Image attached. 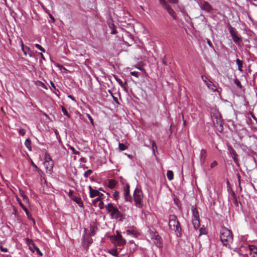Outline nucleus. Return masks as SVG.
I'll list each match as a JSON object with an SVG mask.
<instances>
[{
    "instance_id": "obj_18",
    "label": "nucleus",
    "mask_w": 257,
    "mask_h": 257,
    "mask_svg": "<svg viewBox=\"0 0 257 257\" xmlns=\"http://www.w3.org/2000/svg\"><path fill=\"white\" fill-rule=\"evenodd\" d=\"M72 200L75 202L80 207H82L83 206V202L80 198L74 196L72 198Z\"/></svg>"
},
{
    "instance_id": "obj_41",
    "label": "nucleus",
    "mask_w": 257,
    "mask_h": 257,
    "mask_svg": "<svg viewBox=\"0 0 257 257\" xmlns=\"http://www.w3.org/2000/svg\"><path fill=\"white\" fill-rule=\"evenodd\" d=\"M22 208L24 210V211L25 212V213L27 214L28 217L29 218L30 214H29V213L28 210L27 209V208L24 206V207H22Z\"/></svg>"
},
{
    "instance_id": "obj_44",
    "label": "nucleus",
    "mask_w": 257,
    "mask_h": 257,
    "mask_svg": "<svg viewBox=\"0 0 257 257\" xmlns=\"http://www.w3.org/2000/svg\"><path fill=\"white\" fill-rule=\"evenodd\" d=\"M50 84H51V86L50 88L51 89H52V88H53L54 90H57V91H58V89L56 88L54 83L52 81H50Z\"/></svg>"
},
{
    "instance_id": "obj_55",
    "label": "nucleus",
    "mask_w": 257,
    "mask_h": 257,
    "mask_svg": "<svg viewBox=\"0 0 257 257\" xmlns=\"http://www.w3.org/2000/svg\"><path fill=\"white\" fill-rule=\"evenodd\" d=\"M41 83V85L42 87L45 88V89H47V87L46 86V85H45V84L43 82H40Z\"/></svg>"
},
{
    "instance_id": "obj_31",
    "label": "nucleus",
    "mask_w": 257,
    "mask_h": 257,
    "mask_svg": "<svg viewBox=\"0 0 257 257\" xmlns=\"http://www.w3.org/2000/svg\"><path fill=\"white\" fill-rule=\"evenodd\" d=\"M200 233H199V235H202V234H206L207 233V232H206V229L205 228H201L200 229Z\"/></svg>"
},
{
    "instance_id": "obj_34",
    "label": "nucleus",
    "mask_w": 257,
    "mask_h": 257,
    "mask_svg": "<svg viewBox=\"0 0 257 257\" xmlns=\"http://www.w3.org/2000/svg\"><path fill=\"white\" fill-rule=\"evenodd\" d=\"M91 173L92 171L91 170H88L84 173V176L85 178H87Z\"/></svg>"
},
{
    "instance_id": "obj_1",
    "label": "nucleus",
    "mask_w": 257,
    "mask_h": 257,
    "mask_svg": "<svg viewBox=\"0 0 257 257\" xmlns=\"http://www.w3.org/2000/svg\"><path fill=\"white\" fill-rule=\"evenodd\" d=\"M168 224L170 228L175 231L177 237L181 236L182 228L176 215H170L169 216Z\"/></svg>"
},
{
    "instance_id": "obj_56",
    "label": "nucleus",
    "mask_w": 257,
    "mask_h": 257,
    "mask_svg": "<svg viewBox=\"0 0 257 257\" xmlns=\"http://www.w3.org/2000/svg\"><path fill=\"white\" fill-rule=\"evenodd\" d=\"M39 55H40V57H41L42 59H43L44 60H45L44 56V55H43V54L42 53H41L39 54Z\"/></svg>"
},
{
    "instance_id": "obj_54",
    "label": "nucleus",
    "mask_w": 257,
    "mask_h": 257,
    "mask_svg": "<svg viewBox=\"0 0 257 257\" xmlns=\"http://www.w3.org/2000/svg\"><path fill=\"white\" fill-rule=\"evenodd\" d=\"M103 203L102 201H100L99 203V206L100 208L102 209L103 208Z\"/></svg>"
},
{
    "instance_id": "obj_11",
    "label": "nucleus",
    "mask_w": 257,
    "mask_h": 257,
    "mask_svg": "<svg viewBox=\"0 0 257 257\" xmlns=\"http://www.w3.org/2000/svg\"><path fill=\"white\" fill-rule=\"evenodd\" d=\"M202 10H204L207 12H209L212 10V6L207 2L204 1L201 6Z\"/></svg>"
},
{
    "instance_id": "obj_20",
    "label": "nucleus",
    "mask_w": 257,
    "mask_h": 257,
    "mask_svg": "<svg viewBox=\"0 0 257 257\" xmlns=\"http://www.w3.org/2000/svg\"><path fill=\"white\" fill-rule=\"evenodd\" d=\"M20 192L21 195L23 197L24 201L26 203H28L29 202V198L27 197V196L25 194L24 192L22 190H20Z\"/></svg>"
},
{
    "instance_id": "obj_60",
    "label": "nucleus",
    "mask_w": 257,
    "mask_h": 257,
    "mask_svg": "<svg viewBox=\"0 0 257 257\" xmlns=\"http://www.w3.org/2000/svg\"><path fill=\"white\" fill-rule=\"evenodd\" d=\"M32 166L35 167L36 169H38L37 166L35 164H34L33 162L32 163Z\"/></svg>"
},
{
    "instance_id": "obj_52",
    "label": "nucleus",
    "mask_w": 257,
    "mask_h": 257,
    "mask_svg": "<svg viewBox=\"0 0 257 257\" xmlns=\"http://www.w3.org/2000/svg\"><path fill=\"white\" fill-rule=\"evenodd\" d=\"M49 18L53 21V22H55V19L53 17V16L51 14H49Z\"/></svg>"
},
{
    "instance_id": "obj_15",
    "label": "nucleus",
    "mask_w": 257,
    "mask_h": 257,
    "mask_svg": "<svg viewBox=\"0 0 257 257\" xmlns=\"http://www.w3.org/2000/svg\"><path fill=\"white\" fill-rule=\"evenodd\" d=\"M191 211L192 213V219H199V214L196 207L193 206L191 208Z\"/></svg>"
},
{
    "instance_id": "obj_28",
    "label": "nucleus",
    "mask_w": 257,
    "mask_h": 257,
    "mask_svg": "<svg viewBox=\"0 0 257 257\" xmlns=\"http://www.w3.org/2000/svg\"><path fill=\"white\" fill-rule=\"evenodd\" d=\"M115 182L114 180H110L109 182V184H108V187L110 188H113L114 187V186H115Z\"/></svg>"
},
{
    "instance_id": "obj_5",
    "label": "nucleus",
    "mask_w": 257,
    "mask_h": 257,
    "mask_svg": "<svg viewBox=\"0 0 257 257\" xmlns=\"http://www.w3.org/2000/svg\"><path fill=\"white\" fill-rule=\"evenodd\" d=\"M162 7L166 10L168 13L172 17V18L176 20L177 19V16L174 10L171 8L167 3H165L164 5H162Z\"/></svg>"
},
{
    "instance_id": "obj_10",
    "label": "nucleus",
    "mask_w": 257,
    "mask_h": 257,
    "mask_svg": "<svg viewBox=\"0 0 257 257\" xmlns=\"http://www.w3.org/2000/svg\"><path fill=\"white\" fill-rule=\"evenodd\" d=\"M21 47H22V50L25 56H27V55H28L30 57H32L33 55H32V51L30 50V49L28 47H27V46L25 47L24 45L22 42L21 43Z\"/></svg>"
},
{
    "instance_id": "obj_21",
    "label": "nucleus",
    "mask_w": 257,
    "mask_h": 257,
    "mask_svg": "<svg viewBox=\"0 0 257 257\" xmlns=\"http://www.w3.org/2000/svg\"><path fill=\"white\" fill-rule=\"evenodd\" d=\"M179 2V0H162V5H164L165 3H170L172 4H177Z\"/></svg>"
},
{
    "instance_id": "obj_40",
    "label": "nucleus",
    "mask_w": 257,
    "mask_h": 257,
    "mask_svg": "<svg viewBox=\"0 0 257 257\" xmlns=\"http://www.w3.org/2000/svg\"><path fill=\"white\" fill-rule=\"evenodd\" d=\"M237 180H238V181L239 186V187L240 188V190H241V185H240V180H241L240 175L239 174H237Z\"/></svg>"
},
{
    "instance_id": "obj_62",
    "label": "nucleus",
    "mask_w": 257,
    "mask_h": 257,
    "mask_svg": "<svg viewBox=\"0 0 257 257\" xmlns=\"http://www.w3.org/2000/svg\"><path fill=\"white\" fill-rule=\"evenodd\" d=\"M100 196H101V198L102 199H103L102 197L104 196V195L102 193H100Z\"/></svg>"
},
{
    "instance_id": "obj_49",
    "label": "nucleus",
    "mask_w": 257,
    "mask_h": 257,
    "mask_svg": "<svg viewBox=\"0 0 257 257\" xmlns=\"http://www.w3.org/2000/svg\"><path fill=\"white\" fill-rule=\"evenodd\" d=\"M207 44H208V45L211 47V48H214V47L212 45V44L211 43V41H210V40L209 39H207Z\"/></svg>"
},
{
    "instance_id": "obj_27",
    "label": "nucleus",
    "mask_w": 257,
    "mask_h": 257,
    "mask_svg": "<svg viewBox=\"0 0 257 257\" xmlns=\"http://www.w3.org/2000/svg\"><path fill=\"white\" fill-rule=\"evenodd\" d=\"M108 252L115 257H118L117 251L115 249H110Z\"/></svg>"
},
{
    "instance_id": "obj_39",
    "label": "nucleus",
    "mask_w": 257,
    "mask_h": 257,
    "mask_svg": "<svg viewBox=\"0 0 257 257\" xmlns=\"http://www.w3.org/2000/svg\"><path fill=\"white\" fill-rule=\"evenodd\" d=\"M115 80L117 81V82L121 86H122L123 85V82L122 81L119 79V78H118L117 77H115Z\"/></svg>"
},
{
    "instance_id": "obj_61",
    "label": "nucleus",
    "mask_w": 257,
    "mask_h": 257,
    "mask_svg": "<svg viewBox=\"0 0 257 257\" xmlns=\"http://www.w3.org/2000/svg\"><path fill=\"white\" fill-rule=\"evenodd\" d=\"M162 62L165 64V65H167V62L164 61V60L163 61H162Z\"/></svg>"
},
{
    "instance_id": "obj_36",
    "label": "nucleus",
    "mask_w": 257,
    "mask_h": 257,
    "mask_svg": "<svg viewBox=\"0 0 257 257\" xmlns=\"http://www.w3.org/2000/svg\"><path fill=\"white\" fill-rule=\"evenodd\" d=\"M113 197L115 200H117L119 196V192L118 191H115L113 194Z\"/></svg>"
},
{
    "instance_id": "obj_32",
    "label": "nucleus",
    "mask_w": 257,
    "mask_h": 257,
    "mask_svg": "<svg viewBox=\"0 0 257 257\" xmlns=\"http://www.w3.org/2000/svg\"><path fill=\"white\" fill-rule=\"evenodd\" d=\"M119 148L120 150L124 151L126 149V146L122 143H119Z\"/></svg>"
},
{
    "instance_id": "obj_13",
    "label": "nucleus",
    "mask_w": 257,
    "mask_h": 257,
    "mask_svg": "<svg viewBox=\"0 0 257 257\" xmlns=\"http://www.w3.org/2000/svg\"><path fill=\"white\" fill-rule=\"evenodd\" d=\"M88 189L89 190V196L90 198H93L100 195V193L97 190L93 189L91 186H88Z\"/></svg>"
},
{
    "instance_id": "obj_57",
    "label": "nucleus",
    "mask_w": 257,
    "mask_h": 257,
    "mask_svg": "<svg viewBox=\"0 0 257 257\" xmlns=\"http://www.w3.org/2000/svg\"><path fill=\"white\" fill-rule=\"evenodd\" d=\"M251 117H252V118L255 120V121H257V118L256 117L254 116V115L253 114H251Z\"/></svg>"
},
{
    "instance_id": "obj_4",
    "label": "nucleus",
    "mask_w": 257,
    "mask_h": 257,
    "mask_svg": "<svg viewBox=\"0 0 257 257\" xmlns=\"http://www.w3.org/2000/svg\"><path fill=\"white\" fill-rule=\"evenodd\" d=\"M134 200L136 203V205L138 207H141L142 206V192L138 189L136 188L134 193Z\"/></svg>"
},
{
    "instance_id": "obj_63",
    "label": "nucleus",
    "mask_w": 257,
    "mask_h": 257,
    "mask_svg": "<svg viewBox=\"0 0 257 257\" xmlns=\"http://www.w3.org/2000/svg\"><path fill=\"white\" fill-rule=\"evenodd\" d=\"M154 235L156 236L155 239H156V240H157V239H158L157 237H159L158 234H157V235H156V234H155Z\"/></svg>"
},
{
    "instance_id": "obj_19",
    "label": "nucleus",
    "mask_w": 257,
    "mask_h": 257,
    "mask_svg": "<svg viewBox=\"0 0 257 257\" xmlns=\"http://www.w3.org/2000/svg\"><path fill=\"white\" fill-rule=\"evenodd\" d=\"M236 64L238 66V69L240 72H242V61L239 59L236 60Z\"/></svg>"
},
{
    "instance_id": "obj_17",
    "label": "nucleus",
    "mask_w": 257,
    "mask_h": 257,
    "mask_svg": "<svg viewBox=\"0 0 257 257\" xmlns=\"http://www.w3.org/2000/svg\"><path fill=\"white\" fill-rule=\"evenodd\" d=\"M192 223L193 225L194 228L195 229H198L200 225V219H192Z\"/></svg>"
},
{
    "instance_id": "obj_45",
    "label": "nucleus",
    "mask_w": 257,
    "mask_h": 257,
    "mask_svg": "<svg viewBox=\"0 0 257 257\" xmlns=\"http://www.w3.org/2000/svg\"><path fill=\"white\" fill-rule=\"evenodd\" d=\"M35 250L36 251H37V254H38L39 255L42 256L43 255V253H42V252L41 251V250H40V249L36 247H35Z\"/></svg>"
},
{
    "instance_id": "obj_30",
    "label": "nucleus",
    "mask_w": 257,
    "mask_h": 257,
    "mask_svg": "<svg viewBox=\"0 0 257 257\" xmlns=\"http://www.w3.org/2000/svg\"><path fill=\"white\" fill-rule=\"evenodd\" d=\"M35 46L37 48H38L39 50H40L42 52H45V50L40 45H39L38 44H36L35 45Z\"/></svg>"
},
{
    "instance_id": "obj_50",
    "label": "nucleus",
    "mask_w": 257,
    "mask_h": 257,
    "mask_svg": "<svg viewBox=\"0 0 257 257\" xmlns=\"http://www.w3.org/2000/svg\"><path fill=\"white\" fill-rule=\"evenodd\" d=\"M178 8L180 9V11L183 14H184L185 13V9L184 7H178Z\"/></svg>"
},
{
    "instance_id": "obj_43",
    "label": "nucleus",
    "mask_w": 257,
    "mask_h": 257,
    "mask_svg": "<svg viewBox=\"0 0 257 257\" xmlns=\"http://www.w3.org/2000/svg\"><path fill=\"white\" fill-rule=\"evenodd\" d=\"M138 74H139V73L138 72H136V71H132V72H131V74L132 76H135L136 77H139Z\"/></svg>"
},
{
    "instance_id": "obj_16",
    "label": "nucleus",
    "mask_w": 257,
    "mask_h": 257,
    "mask_svg": "<svg viewBox=\"0 0 257 257\" xmlns=\"http://www.w3.org/2000/svg\"><path fill=\"white\" fill-rule=\"evenodd\" d=\"M206 151L204 149H202L200 154V160L201 163H204L206 157Z\"/></svg>"
},
{
    "instance_id": "obj_35",
    "label": "nucleus",
    "mask_w": 257,
    "mask_h": 257,
    "mask_svg": "<svg viewBox=\"0 0 257 257\" xmlns=\"http://www.w3.org/2000/svg\"><path fill=\"white\" fill-rule=\"evenodd\" d=\"M62 112L63 113V114L67 117H69V115L68 114V112H67V110L64 108L62 107Z\"/></svg>"
},
{
    "instance_id": "obj_46",
    "label": "nucleus",
    "mask_w": 257,
    "mask_h": 257,
    "mask_svg": "<svg viewBox=\"0 0 257 257\" xmlns=\"http://www.w3.org/2000/svg\"><path fill=\"white\" fill-rule=\"evenodd\" d=\"M152 148H153V151L154 153V155L156 156L155 151V150H157V146H156V144H155V142H154L152 144Z\"/></svg>"
},
{
    "instance_id": "obj_29",
    "label": "nucleus",
    "mask_w": 257,
    "mask_h": 257,
    "mask_svg": "<svg viewBox=\"0 0 257 257\" xmlns=\"http://www.w3.org/2000/svg\"><path fill=\"white\" fill-rule=\"evenodd\" d=\"M234 82L239 88H240L242 87V85L241 84V83H240V82L239 81V80L237 78H235L234 80Z\"/></svg>"
},
{
    "instance_id": "obj_7",
    "label": "nucleus",
    "mask_w": 257,
    "mask_h": 257,
    "mask_svg": "<svg viewBox=\"0 0 257 257\" xmlns=\"http://www.w3.org/2000/svg\"><path fill=\"white\" fill-rule=\"evenodd\" d=\"M212 122L214 124V125L217 127L218 126H219L223 128V126L222 125V121L220 119V117L219 115L218 114H214L212 116Z\"/></svg>"
},
{
    "instance_id": "obj_64",
    "label": "nucleus",
    "mask_w": 257,
    "mask_h": 257,
    "mask_svg": "<svg viewBox=\"0 0 257 257\" xmlns=\"http://www.w3.org/2000/svg\"><path fill=\"white\" fill-rule=\"evenodd\" d=\"M56 66H57L58 67H62L61 65H60V64H57L56 65Z\"/></svg>"
},
{
    "instance_id": "obj_12",
    "label": "nucleus",
    "mask_w": 257,
    "mask_h": 257,
    "mask_svg": "<svg viewBox=\"0 0 257 257\" xmlns=\"http://www.w3.org/2000/svg\"><path fill=\"white\" fill-rule=\"evenodd\" d=\"M124 196L125 201H130L132 199V197L130 195V185L127 184L126 188L124 189Z\"/></svg>"
},
{
    "instance_id": "obj_26",
    "label": "nucleus",
    "mask_w": 257,
    "mask_h": 257,
    "mask_svg": "<svg viewBox=\"0 0 257 257\" xmlns=\"http://www.w3.org/2000/svg\"><path fill=\"white\" fill-rule=\"evenodd\" d=\"M232 195L233 197V203L236 207H238V202L237 197L236 196L235 193L234 192H232Z\"/></svg>"
},
{
    "instance_id": "obj_37",
    "label": "nucleus",
    "mask_w": 257,
    "mask_h": 257,
    "mask_svg": "<svg viewBox=\"0 0 257 257\" xmlns=\"http://www.w3.org/2000/svg\"><path fill=\"white\" fill-rule=\"evenodd\" d=\"M70 149L72 150L73 153L75 155H79V152L75 150V148L73 147H70Z\"/></svg>"
},
{
    "instance_id": "obj_24",
    "label": "nucleus",
    "mask_w": 257,
    "mask_h": 257,
    "mask_svg": "<svg viewBox=\"0 0 257 257\" xmlns=\"http://www.w3.org/2000/svg\"><path fill=\"white\" fill-rule=\"evenodd\" d=\"M25 145L29 150H31V141L29 139L26 140Z\"/></svg>"
},
{
    "instance_id": "obj_42",
    "label": "nucleus",
    "mask_w": 257,
    "mask_h": 257,
    "mask_svg": "<svg viewBox=\"0 0 257 257\" xmlns=\"http://www.w3.org/2000/svg\"><path fill=\"white\" fill-rule=\"evenodd\" d=\"M0 249L3 252H8V249L7 248H6V247H4L3 246H0Z\"/></svg>"
},
{
    "instance_id": "obj_33",
    "label": "nucleus",
    "mask_w": 257,
    "mask_h": 257,
    "mask_svg": "<svg viewBox=\"0 0 257 257\" xmlns=\"http://www.w3.org/2000/svg\"><path fill=\"white\" fill-rule=\"evenodd\" d=\"M18 132L22 136H24L26 134V131L23 128L19 129Z\"/></svg>"
},
{
    "instance_id": "obj_22",
    "label": "nucleus",
    "mask_w": 257,
    "mask_h": 257,
    "mask_svg": "<svg viewBox=\"0 0 257 257\" xmlns=\"http://www.w3.org/2000/svg\"><path fill=\"white\" fill-rule=\"evenodd\" d=\"M167 176L169 180L171 181L174 178V174L173 171L169 170L167 173Z\"/></svg>"
},
{
    "instance_id": "obj_23",
    "label": "nucleus",
    "mask_w": 257,
    "mask_h": 257,
    "mask_svg": "<svg viewBox=\"0 0 257 257\" xmlns=\"http://www.w3.org/2000/svg\"><path fill=\"white\" fill-rule=\"evenodd\" d=\"M127 235H133L134 236L137 237L138 236V233L136 231L132 230H127L125 232Z\"/></svg>"
},
{
    "instance_id": "obj_38",
    "label": "nucleus",
    "mask_w": 257,
    "mask_h": 257,
    "mask_svg": "<svg viewBox=\"0 0 257 257\" xmlns=\"http://www.w3.org/2000/svg\"><path fill=\"white\" fill-rule=\"evenodd\" d=\"M102 200V198H101V196L99 195L98 196L96 199H95L93 202L94 203H95L97 202L100 201Z\"/></svg>"
},
{
    "instance_id": "obj_8",
    "label": "nucleus",
    "mask_w": 257,
    "mask_h": 257,
    "mask_svg": "<svg viewBox=\"0 0 257 257\" xmlns=\"http://www.w3.org/2000/svg\"><path fill=\"white\" fill-rule=\"evenodd\" d=\"M44 165L46 172L49 174H51L53 172V162H44Z\"/></svg>"
},
{
    "instance_id": "obj_3",
    "label": "nucleus",
    "mask_w": 257,
    "mask_h": 257,
    "mask_svg": "<svg viewBox=\"0 0 257 257\" xmlns=\"http://www.w3.org/2000/svg\"><path fill=\"white\" fill-rule=\"evenodd\" d=\"M107 211L111 213L112 218L120 220L121 218V214L118 209L111 203L105 206Z\"/></svg>"
},
{
    "instance_id": "obj_48",
    "label": "nucleus",
    "mask_w": 257,
    "mask_h": 257,
    "mask_svg": "<svg viewBox=\"0 0 257 257\" xmlns=\"http://www.w3.org/2000/svg\"><path fill=\"white\" fill-rule=\"evenodd\" d=\"M17 201L18 202L19 205H20V206L22 208V207H24V205L22 203V201L19 198H17Z\"/></svg>"
},
{
    "instance_id": "obj_47",
    "label": "nucleus",
    "mask_w": 257,
    "mask_h": 257,
    "mask_svg": "<svg viewBox=\"0 0 257 257\" xmlns=\"http://www.w3.org/2000/svg\"><path fill=\"white\" fill-rule=\"evenodd\" d=\"M217 163L216 161H214L211 164V165H210V167L211 168H213L214 167H215L216 166H217Z\"/></svg>"
},
{
    "instance_id": "obj_6",
    "label": "nucleus",
    "mask_w": 257,
    "mask_h": 257,
    "mask_svg": "<svg viewBox=\"0 0 257 257\" xmlns=\"http://www.w3.org/2000/svg\"><path fill=\"white\" fill-rule=\"evenodd\" d=\"M229 33L231 36L233 42L235 43H237V42L240 40V38L237 36V32L235 29L232 27L230 25L229 26Z\"/></svg>"
},
{
    "instance_id": "obj_53",
    "label": "nucleus",
    "mask_w": 257,
    "mask_h": 257,
    "mask_svg": "<svg viewBox=\"0 0 257 257\" xmlns=\"http://www.w3.org/2000/svg\"><path fill=\"white\" fill-rule=\"evenodd\" d=\"M88 118L91 122V123L93 124V120L91 116H90L89 115H88Z\"/></svg>"
},
{
    "instance_id": "obj_9",
    "label": "nucleus",
    "mask_w": 257,
    "mask_h": 257,
    "mask_svg": "<svg viewBox=\"0 0 257 257\" xmlns=\"http://www.w3.org/2000/svg\"><path fill=\"white\" fill-rule=\"evenodd\" d=\"M115 239L117 243L120 245H122L124 244L126 242L125 240L122 238V235L120 234V233L117 231L116 235H115Z\"/></svg>"
},
{
    "instance_id": "obj_58",
    "label": "nucleus",
    "mask_w": 257,
    "mask_h": 257,
    "mask_svg": "<svg viewBox=\"0 0 257 257\" xmlns=\"http://www.w3.org/2000/svg\"><path fill=\"white\" fill-rule=\"evenodd\" d=\"M68 97H69L70 99H71L73 100H75V98L72 95H68Z\"/></svg>"
},
{
    "instance_id": "obj_2",
    "label": "nucleus",
    "mask_w": 257,
    "mask_h": 257,
    "mask_svg": "<svg viewBox=\"0 0 257 257\" xmlns=\"http://www.w3.org/2000/svg\"><path fill=\"white\" fill-rule=\"evenodd\" d=\"M220 238L224 245L229 246L233 241V235L229 229L223 227L220 230Z\"/></svg>"
},
{
    "instance_id": "obj_25",
    "label": "nucleus",
    "mask_w": 257,
    "mask_h": 257,
    "mask_svg": "<svg viewBox=\"0 0 257 257\" xmlns=\"http://www.w3.org/2000/svg\"><path fill=\"white\" fill-rule=\"evenodd\" d=\"M44 162H53L50 155L48 153L45 154Z\"/></svg>"
},
{
    "instance_id": "obj_59",
    "label": "nucleus",
    "mask_w": 257,
    "mask_h": 257,
    "mask_svg": "<svg viewBox=\"0 0 257 257\" xmlns=\"http://www.w3.org/2000/svg\"><path fill=\"white\" fill-rule=\"evenodd\" d=\"M157 246L159 248H161V242H157Z\"/></svg>"
},
{
    "instance_id": "obj_51",
    "label": "nucleus",
    "mask_w": 257,
    "mask_h": 257,
    "mask_svg": "<svg viewBox=\"0 0 257 257\" xmlns=\"http://www.w3.org/2000/svg\"><path fill=\"white\" fill-rule=\"evenodd\" d=\"M73 191L72 190H71L70 189L69 191V192L68 193V195L69 196H72V195L73 194Z\"/></svg>"
},
{
    "instance_id": "obj_14",
    "label": "nucleus",
    "mask_w": 257,
    "mask_h": 257,
    "mask_svg": "<svg viewBox=\"0 0 257 257\" xmlns=\"http://www.w3.org/2000/svg\"><path fill=\"white\" fill-rule=\"evenodd\" d=\"M230 153L232 156V158L234 163L237 166H239L238 159H237L238 155H237V153H236V152L235 151V150L232 148H230Z\"/></svg>"
}]
</instances>
